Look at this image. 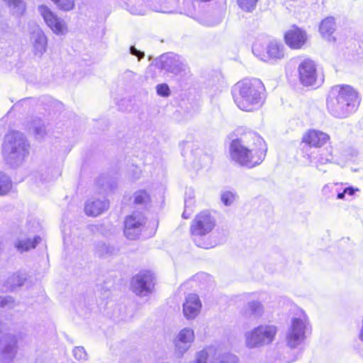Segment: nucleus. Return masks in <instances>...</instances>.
<instances>
[{"instance_id":"1","label":"nucleus","mask_w":363,"mask_h":363,"mask_svg":"<svg viewBox=\"0 0 363 363\" xmlns=\"http://www.w3.org/2000/svg\"><path fill=\"white\" fill-rule=\"evenodd\" d=\"M267 151L263 138L254 132H247L232 140L230 157L236 164L251 169L259 165Z\"/></svg>"},{"instance_id":"2","label":"nucleus","mask_w":363,"mask_h":363,"mask_svg":"<svg viewBox=\"0 0 363 363\" xmlns=\"http://www.w3.org/2000/svg\"><path fill=\"white\" fill-rule=\"evenodd\" d=\"M232 94L234 102L240 110L253 111L263 105L265 88L259 79H245L234 85Z\"/></svg>"},{"instance_id":"3","label":"nucleus","mask_w":363,"mask_h":363,"mask_svg":"<svg viewBox=\"0 0 363 363\" xmlns=\"http://www.w3.org/2000/svg\"><path fill=\"white\" fill-rule=\"evenodd\" d=\"M357 93L349 85L333 86L327 98V108L336 118H346L357 108Z\"/></svg>"},{"instance_id":"4","label":"nucleus","mask_w":363,"mask_h":363,"mask_svg":"<svg viewBox=\"0 0 363 363\" xmlns=\"http://www.w3.org/2000/svg\"><path fill=\"white\" fill-rule=\"evenodd\" d=\"M2 154L8 164L13 167L21 164L29 155V144L25 135L19 131H10L2 144Z\"/></svg>"},{"instance_id":"5","label":"nucleus","mask_w":363,"mask_h":363,"mask_svg":"<svg viewBox=\"0 0 363 363\" xmlns=\"http://www.w3.org/2000/svg\"><path fill=\"white\" fill-rule=\"evenodd\" d=\"M216 220L208 211H203L198 213L190 226V232L195 244L204 249H209L213 247L204 238L208 235L215 228Z\"/></svg>"},{"instance_id":"6","label":"nucleus","mask_w":363,"mask_h":363,"mask_svg":"<svg viewBox=\"0 0 363 363\" xmlns=\"http://www.w3.org/2000/svg\"><path fill=\"white\" fill-rule=\"evenodd\" d=\"M310 323L306 313L301 309L291 319L290 325L286 334L287 345L291 348H295L301 345L306 338V333L309 329Z\"/></svg>"},{"instance_id":"7","label":"nucleus","mask_w":363,"mask_h":363,"mask_svg":"<svg viewBox=\"0 0 363 363\" xmlns=\"http://www.w3.org/2000/svg\"><path fill=\"white\" fill-rule=\"evenodd\" d=\"M193 363H239L238 358L216 345L205 347L195 354Z\"/></svg>"},{"instance_id":"8","label":"nucleus","mask_w":363,"mask_h":363,"mask_svg":"<svg viewBox=\"0 0 363 363\" xmlns=\"http://www.w3.org/2000/svg\"><path fill=\"white\" fill-rule=\"evenodd\" d=\"M277 328L273 325H261L245 334L248 348H256L270 344L274 339Z\"/></svg>"},{"instance_id":"9","label":"nucleus","mask_w":363,"mask_h":363,"mask_svg":"<svg viewBox=\"0 0 363 363\" xmlns=\"http://www.w3.org/2000/svg\"><path fill=\"white\" fill-rule=\"evenodd\" d=\"M38 11L47 26L57 35H65L69 32L67 22L45 5L38 6Z\"/></svg>"},{"instance_id":"10","label":"nucleus","mask_w":363,"mask_h":363,"mask_svg":"<svg viewBox=\"0 0 363 363\" xmlns=\"http://www.w3.org/2000/svg\"><path fill=\"white\" fill-rule=\"evenodd\" d=\"M311 164H314L317 168L320 165L328 163L337 164V152L332 146L324 148H318L317 150L311 151L310 153L303 155Z\"/></svg>"},{"instance_id":"11","label":"nucleus","mask_w":363,"mask_h":363,"mask_svg":"<svg viewBox=\"0 0 363 363\" xmlns=\"http://www.w3.org/2000/svg\"><path fill=\"white\" fill-rule=\"evenodd\" d=\"M252 52L261 60L269 63H275L285 56L284 45L277 41H271L267 46L266 52L263 53L260 52L257 45L255 44L252 46Z\"/></svg>"},{"instance_id":"12","label":"nucleus","mask_w":363,"mask_h":363,"mask_svg":"<svg viewBox=\"0 0 363 363\" xmlns=\"http://www.w3.org/2000/svg\"><path fill=\"white\" fill-rule=\"evenodd\" d=\"M157 65L159 68L174 75L180 74L182 72L186 73L188 69L181 57L174 53L162 55L157 62Z\"/></svg>"},{"instance_id":"13","label":"nucleus","mask_w":363,"mask_h":363,"mask_svg":"<svg viewBox=\"0 0 363 363\" xmlns=\"http://www.w3.org/2000/svg\"><path fill=\"white\" fill-rule=\"evenodd\" d=\"M155 277L148 271H143L135 275L131 281V286L134 293L141 296H147L154 288Z\"/></svg>"},{"instance_id":"14","label":"nucleus","mask_w":363,"mask_h":363,"mask_svg":"<svg viewBox=\"0 0 363 363\" xmlns=\"http://www.w3.org/2000/svg\"><path fill=\"white\" fill-rule=\"evenodd\" d=\"M145 218L138 212H134L128 216L125 220L124 235L129 240L139 238L145 225Z\"/></svg>"},{"instance_id":"15","label":"nucleus","mask_w":363,"mask_h":363,"mask_svg":"<svg viewBox=\"0 0 363 363\" xmlns=\"http://www.w3.org/2000/svg\"><path fill=\"white\" fill-rule=\"evenodd\" d=\"M330 140L328 134L315 129H311L306 131L302 136L301 143L304 144L306 147L303 150V155L309 153L311 147L320 148L328 143Z\"/></svg>"},{"instance_id":"16","label":"nucleus","mask_w":363,"mask_h":363,"mask_svg":"<svg viewBox=\"0 0 363 363\" xmlns=\"http://www.w3.org/2000/svg\"><path fill=\"white\" fill-rule=\"evenodd\" d=\"M29 42L35 56L41 57L48 48V38L44 31L35 26L30 32Z\"/></svg>"},{"instance_id":"17","label":"nucleus","mask_w":363,"mask_h":363,"mask_svg":"<svg viewBox=\"0 0 363 363\" xmlns=\"http://www.w3.org/2000/svg\"><path fill=\"white\" fill-rule=\"evenodd\" d=\"M195 339L194 331L190 328L182 329L174 340L175 352L182 356L191 347Z\"/></svg>"},{"instance_id":"18","label":"nucleus","mask_w":363,"mask_h":363,"mask_svg":"<svg viewBox=\"0 0 363 363\" xmlns=\"http://www.w3.org/2000/svg\"><path fill=\"white\" fill-rule=\"evenodd\" d=\"M301 83L304 86H312L317 79L316 67L313 61L306 59L302 61L298 67Z\"/></svg>"},{"instance_id":"19","label":"nucleus","mask_w":363,"mask_h":363,"mask_svg":"<svg viewBox=\"0 0 363 363\" xmlns=\"http://www.w3.org/2000/svg\"><path fill=\"white\" fill-rule=\"evenodd\" d=\"M18 352V341L14 335L6 336L0 349L1 363H12Z\"/></svg>"},{"instance_id":"20","label":"nucleus","mask_w":363,"mask_h":363,"mask_svg":"<svg viewBox=\"0 0 363 363\" xmlns=\"http://www.w3.org/2000/svg\"><path fill=\"white\" fill-rule=\"evenodd\" d=\"M284 40L291 49H300L306 44L308 35L302 28L294 26L285 33Z\"/></svg>"},{"instance_id":"21","label":"nucleus","mask_w":363,"mask_h":363,"mask_svg":"<svg viewBox=\"0 0 363 363\" xmlns=\"http://www.w3.org/2000/svg\"><path fill=\"white\" fill-rule=\"evenodd\" d=\"M201 303L196 294H191L186 297L183 303V313L184 316L189 319L195 318L200 312Z\"/></svg>"},{"instance_id":"22","label":"nucleus","mask_w":363,"mask_h":363,"mask_svg":"<svg viewBox=\"0 0 363 363\" xmlns=\"http://www.w3.org/2000/svg\"><path fill=\"white\" fill-rule=\"evenodd\" d=\"M108 208V201L105 199H92L88 200L84 206V211L89 216H97Z\"/></svg>"},{"instance_id":"23","label":"nucleus","mask_w":363,"mask_h":363,"mask_svg":"<svg viewBox=\"0 0 363 363\" xmlns=\"http://www.w3.org/2000/svg\"><path fill=\"white\" fill-rule=\"evenodd\" d=\"M336 29V23L333 17H327L323 19L319 27V30L322 36L328 41H334L335 38L333 34Z\"/></svg>"},{"instance_id":"24","label":"nucleus","mask_w":363,"mask_h":363,"mask_svg":"<svg viewBox=\"0 0 363 363\" xmlns=\"http://www.w3.org/2000/svg\"><path fill=\"white\" fill-rule=\"evenodd\" d=\"M40 240L39 236H35L33 239H18L15 243V247L18 252H23L35 248Z\"/></svg>"},{"instance_id":"25","label":"nucleus","mask_w":363,"mask_h":363,"mask_svg":"<svg viewBox=\"0 0 363 363\" xmlns=\"http://www.w3.org/2000/svg\"><path fill=\"white\" fill-rule=\"evenodd\" d=\"M264 313L262 304L257 301H249L245 308V314L255 318H259Z\"/></svg>"},{"instance_id":"26","label":"nucleus","mask_w":363,"mask_h":363,"mask_svg":"<svg viewBox=\"0 0 363 363\" xmlns=\"http://www.w3.org/2000/svg\"><path fill=\"white\" fill-rule=\"evenodd\" d=\"M337 152L338 165H345L347 161L351 160L358 155V151L352 147H347L342 150L337 149Z\"/></svg>"},{"instance_id":"27","label":"nucleus","mask_w":363,"mask_h":363,"mask_svg":"<svg viewBox=\"0 0 363 363\" xmlns=\"http://www.w3.org/2000/svg\"><path fill=\"white\" fill-rule=\"evenodd\" d=\"M27 279V274L25 272H17L13 274L6 281V288L9 290H13L18 286L23 284Z\"/></svg>"},{"instance_id":"28","label":"nucleus","mask_w":363,"mask_h":363,"mask_svg":"<svg viewBox=\"0 0 363 363\" xmlns=\"http://www.w3.org/2000/svg\"><path fill=\"white\" fill-rule=\"evenodd\" d=\"M30 130L33 131L38 139H42L47 134L45 123L40 118H35L30 125Z\"/></svg>"},{"instance_id":"29","label":"nucleus","mask_w":363,"mask_h":363,"mask_svg":"<svg viewBox=\"0 0 363 363\" xmlns=\"http://www.w3.org/2000/svg\"><path fill=\"white\" fill-rule=\"evenodd\" d=\"M13 14L21 16L26 11V4L23 0H4Z\"/></svg>"},{"instance_id":"30","label":"nucleus","mask_w":363,"mask_h":363,"mask_svg":"<svg viewBox=\"0 0 363 363\" xmlns=\"http://www.w3.org/2000/svg\"><path fill=\"white\" fill-rule=\"evenodd\" d=\"M116 248L103 242H99L95 245V253L99 257H106L115 253Z\"/></svg>"},{"instance_id":"31","label":"nucleus","mask_w":363,"mask_h":363,"mask_svg":"<svg viewBox=\"0 0 363 363\" xmlns=\"http://www.w3.org/2000/svg\"><path fill=\"white\" fill-rule=\"evenodd\" d=\"M128 11L134 15H145L147 11V7L140 0H130L128 4Z\"/></svg>"},{"instance_id":"32","label":"nucleus","mask_w":363,"mask_h":363,"mask_svg":"<svg viewBox=\"0 0 363 363\" xmlns=\"http://www.w3.org/2000/svg\"><path fill=\"white\" fill-rule=\"evenodd\" d=\"M12 187V182L10 178L3 172H0V196L9 193Z\"/></svg>"},{"instance_id":"33","label":"nucleus","mask_w":363,"mask_h":363,"mask_svg":"<svg viewBox=\"0 0 363 363\" xmlns=\"http://www.w3.org/2000/svg\"><path fill=\"white\" fill-rule=\"evenodd\" d=\"M57 8L63 11H69L74 9V0H51Z\"/></svg>"},{"instance_id":"34","label":"nucleus","mask_w":363,"mask_h":363,"mask_svg":"<svg viewBox=\"0 0 363 363\" xmlns=\"http://www.w3.org/2000/svg\"><path fill=\"white\" fill-rule=\"evenodd\" d=\"M150 201V196L146 191L140 190L134 194V203L138 205L147 204Z\"/></svg>"},{"instance_id":"35","label":"nucleus","mask_w":363,"mask_h":363,"mask_svg":"<svg viewBox=\"0 0 363 363\" xmlns=\"http://www.w3.org/2000/svg\"><path fill=\"white\" fill-rule=\"evenodd\" d=\"M237 1L243 11L250 12L255 9L257 0H237Z\"/></svg>"},{"instance_id":"36","label":"nucleus","mask_w":363,"mask_h":363,"mask_svg":"<svg viewBox=\"0 0 363 363\" xmlns=\"http://www.w3.org/2000/svg\"><path fill=\"white\" fill-rule=\"evenodd\" d=\"M236 199V194L232 191H225L221 194L220 199L225 206H230Z\"/></svg>"},{"instance_id":"37","label":"nucleus","mask_w":363,"mask_h":363,"mask_svg":"<svg viewBox=\"0 0 363 363\" xmlns=\"http://www.w3.org/2000/svg\"><path fill=\"white\" fill-rule=\"evenodd\" d=\"M15 306V301L10 296H0V307L4 308H12Z\"/></svg>"},{"instance_id":"38","label":"nucleus","mask_w":363,"mask_h":363,"mask_svg":"<svg viewBox=\"0 0 363 363\" xmlns=\"http://www.w3.org/2000/svg\"><path fill=\"white\" fill-rule=\"evenodd\" d=\"M73 355L76 359L86 360L87 354L83 347H75L72 350Z\"/></svg>"},{"instance_id":"39","label":"nucleus","mask_w":363,"mask_h":363,"mask_svg":"<svg viewBox=\"0 0 363 363\" xmlns=\"http://www.w3.org/2000/svg\"><path fill=\"white\" fill-rule=\"evenodd\" d=\"M156 91L159 96L162 97H167L170 95L169 86L165 83L157 85Z\"/></svg>"},{"instance_id":"40","label":"nucleus","mask_w":363,"mask_h":363,"mask_svg":"<svg viewBox=\"0 0 363 363\" xmlns=\"http://www.w3.org/2000/svg\"><path fill=\"white\" fill-rule=\"evenodd\" d=\"M89 228L91 232L93 233H101L102 235H106L104 233V226L101 224H97V225H91L89 226Z\"/></svg>"},{"instance_id":"41","label":"nucleus","mask_w":363,"mask_h":363,"mask_svg":"<svg viewBox=\"0 0 363 363\" xmlns=\"http://www.w3.org/2000/svg\"><path fill=\"white\" fill-rule=\"evenodd\" d=\"M41 103L45 104L49 110L52 106H55L57 104V101L50 96H43L41 99Z\"/></svg>"},{"instance_id":"42","label":"nucleus","mask_w":363,"mask_h":363,"mask_svg":"<svg viewBox=\"0 0 363 363\" xmlns=\"http://www.w3.org/2000/svg\"><path fill=\"white\" fill-rule=\"evenodd\" d=\"M129 50L130 53L132 55L136 56L138 60H140L145 56L144 52L138 50L135 46H130Z\"/></svg>"},{"instance_id":"43","label":"nucleus","mask_w":363,"mask_h":363,"mask_svg":"<svg viewBox=\"0 0 363 363\" xmlns=\"http://www.w3.org/2000/svg\"><path fill=\"white\" fill-rule=\"evenodd\" d=\"M344 190H345V193H346V194H348L350 196H353V195H354V194L356 192L359 191V189L355 188L354 186L346 187Z\"/></svg>"},{"instance_id":"44","label":"nucleus","mask_w":363,"mask_h":363,"mask_svg":"<svg viewBox=\"0 0 363 363\" xmlns=\"http://www.w3.org/2000/svg\"><path fill=\"white\" fill-rule=\"evenodd\" d=\"M152 9L157 12H162V13H170L171 12L170 11H168L163 8H160V9L154 8Z\"/></svg>"},{"instance_id":"45","label":"nucleus","mask_w":363,"mask_h":363,"mask_svg":"<svg viewBox=\"0 0 363 363\" xmlns=\"http://www.w3.org/2000/svg\"><path fill=\"white\" fill-rule=\"evenodd\" d=\"M346 193H345V190H343L342 192L338 193L337 195V198L338 199H344Z\"/></svg>"},{"instance_id":"46","label":"nucleus","mask_w":363,"mask_h":363,"mask_svg":"<svg viewBox=\"0 0 363 363\" xmlns=\"http://www.w3.org/2000/svg\"><path fill=\"white\" fill-rule=\"evenodd\" d=\"M125 74L128 76V77H132L133 75V72L130 71V70H128L125 72Z\"/></svg>"},{"instance_id":"47","label":"nucleus","mask_w":363,"mask_h":363,"mask_svg":"<svg viewBox=\"0 0 363 363\" xmlns=\"http://www.w3.org/2000/svg\"><path fill=\"white\" fill-rule=\"evenodd\" d=\"M42 181H46V179H40Z\"/></svg>"},{"instance_id":"48","label":"nucleus","mask_w":363,"mask_h":363,"mask_svg":"<svg viewBox=\"0 0 363 363\" xmlns=\"http://www.w3.org/2000/svg\"><path fill=\"white\" fill-rule=\"evenodd\" d=\"M186 203H187V201L186 200L185 201V206H186Z\"/></svg>"}]
</instances>
